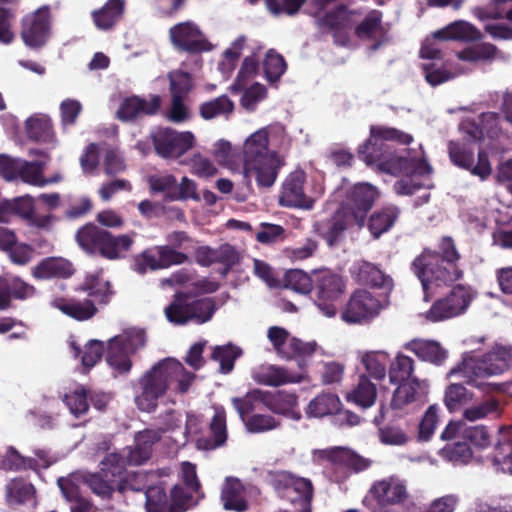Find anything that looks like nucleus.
Instances as JSON below:
<instances>
[{
  "label": "nucleus",
  "mask_w": 512,
  "mask_h": 512,
  "mask_svg": "<svg viewBox=\"0 0 512 512\" xmlns=\"http://www.w3.org/2000/svg\"><path fill=\"white\" fill-rule=\"evenodd\" d=\"M242 422L246 430L253 434L265 433L280 427V421L270 414L254 413Z\"/></svg>",
  "instance_id": "64"
},
{
  "label": "nucleus",
  "mask_w": 512,
  "mask_h": 512,
  "mask_svg": "<svg viewBox=\"0 0 512 512\" xmlns=\"http://www.w3.org/2000/svg\"><path fill=\"white\" fill-rule=\"evenodd\" d=\"M342 292L343 282L339 276L325 272L319 277L315 303L324 316L331 318L336 315L335 302Z\"/></svg>",
  "instance_id": "19"
},
{
  "label": "nucleus",
  "mask_w": 512,
  "mask_h": 512,
  "mask_svg": "<svg viewBox=\"0 0 512 512\" xmlns=\"http://www.w3.org/2000/svg\"><path fill=\"white\" fill-rule=\"evenodd\" d=\"M261 49L262 46L257 43L250 47L251 55L244 58L237 78L231 86L233 92H240L251 85L259 70L258 52Z\"/></svg>",
  "instance_id": "35"
},
{
  "label": "nucleus",
  "mask_w": 512,
  "mask_h": 512,
  "mask_svg": "<svg viewBox=\"0 0 512 512\" xmlns=\"http://www.w3.org/2000/svg\"><path fill=\"white\" fill-rule=\"evenodd\" d=\"M415 361L402 352H397L389 362L388 376L392 384L409 381L413 379Z\"/></svg>",
  "instance_id": "45"
},
{
  "label": "nucleus",
  "mask_w": 512,
  "mask_h": 512,
  "mask_svg": "<svg viewBox=\"0 0 512 512\" xmlns=\"http://www.w3.org/2000/svg\"><path fill=\"white\" fill-rule=\"evenodd\" d=\"M45 166L46 161L29 162L22 160L18 178H20L24 183L43 187L45 186V177L43 175Z\"/></svg>",
  "instance_id": "59"
},
{
  "label": "nucleus",
  "mask_w": 512,
  "mask_h": 512,
  "mask_svg": "<svg viewBox=\"0 0 512 512\" xmlns=\"http://www.w3.org/2000/svg\"><path fill=\"white\" fill-rule=\"evenodd\" d=\"M147 512H173L172 502L168 501L163 488L151 486L144 493Z\"/></svg>",
  "instance_id": "60"
},
{
  "label": "nucleus",
  "mask_w": 512,
  "mask_h": 512,
  "mask_svg": "<svg viewBox=\"0 0 512 512\" xmlns=\"http://www.w3.org/2000/svg\"><path fill=\"white\" fill-rule=\"evenodd\" d=\"M157 154L163 158H178L191 149L195 142L193 133L178 132L171 128H158L152 133Z\"/></svg>",
  "instance_id": "18"
},
{
  "label": "nucleus",
  "mask_w": 512,
  "mask_h": 512,
  "mask_svg": "<svg viewBox=\"0 0 512 512\" xmlns=\"http://www.w3.org/2000/svg\"><path fill=\"white\" fill-rule=\"evenodd\" d=\"M52 304L62 313L80 321L87 320L96 313V307L91 300L79 302L74 300L56 299Z\"/></svg>",
  "instance_id": "48"
},
{
  "label": "nucleus",
  "mask_w": 512,
  "mask_h": 512,
  "mask_svg": "<svg viewBox=\"0 0 512 512\" xmlns=\"http://www.w3.org/2000/svg\"><path fill=\"white\" fill-rule=\"evenodd\" d=\"M343 193L346 194V198L341 202V206L350 213L358 227H363L367 213L377 197L376 188L369 183H358L348 187L344 182L334 195L339 198Z\"/></svg>",
  "instance_id": "13"
},
{
  "label": "nucleus",
  "mask_w": 512,
  "mask_h": 512,
  "mask_svg": "<svg viewBox=\"0 0 512 512\" xmlns=\"http://www.w3.org/2000/svg\"><path fill=\"white\" fill-rule=\"evenodd\" d=\"M51 35V15L48 6L38 8L22 19L21 37L32 49L42 48Z\"/></svg>",
  "instance_id": "17"
},
{
  "label": "nucleus",
  "mask_w": 512,
  "mask_h": 512,
  "mask_svg": "<svg viewBox=\"0 0 512 512\" xmlns=\"http://www.w3.org/2000/svg\"><path fill=\"white\" fill-rule=\"evenodd\" d=\"M440 438L442 440L463 438L465 442L481 449L487 447L490 443V435L484 426H468L462 420L448 423Z\"/></svg>",
  "instance_id": "22"
},
{
  "label": "nucleus",
  "mask_w": 512,
  "mask_h": 512,
  "mask_svg": "<svg viewBox=\"0 0 512 512\" xmlns=\"http://www.w3.org/2000/svg\"><path fill=\"white\" fill-rule=\"evenodd\" d=\"M473 399V393L462 384H450L444 394V403L450 412H456Z\"/></svg>",
  "instance_id": "57"
},
{
  "label": "nucleus",
  "mask_w": 512,
  "mask_h": 512,
  "mask_svg": "<svg viewBox=\"0 0 512 512\" xmlns=\"http://www.w3.org/2000/svg\"><path fill=\"white\" fill-rule=\"evenodd\" d=\"M413 140L410 134L393 127L373 125L370 128L369 139L359 147V156L369 166L381 171H413L425 174L430 170V164L425 158L421 145L396 154L387 141L409 144Z\"/></svg>",
  "instance_id": "1"
},
{
  "label": "nucleus",
  "mask_w": 512,
  "mask_h": 512,
  "mask_svg": "<svg viewBox=\"0 0 512 512\" xmlns=\"http://www.w3.org/2000/svg\"><path fill=\"white\" fill-rule=\"evenodd\" d=\"M124 468V458L118 453H110L101 461L99 473L77 472L65 479L73 481L75 488L86 485L97 497L108 500L115 491V480L112 478L120 476Z\"/></svg>",
  "instance_id": "8"
},
{
  "label": "nucleus",
  "mask_w": 512,
  "mask_h": 512,
  "mask_svg": "<svg viewBox=\"0 0 512 512\" xmlns=\"http://www.w3.org/2000/svg\"><path fill=\"white\" fill-rule=\"evenodd\" d=\"M403 348L415 354L418 359L435 366H441L448 358V350L440 342L416 338L404 343Z\"/></svg>",
  "instance_id": "25"
},
{
  "label": "nucleus",
  "mask_w": 512,
  "mask_h": 512,
  "mask_svg": "<svg viewBox=\"0 0 512 512\" xmlns=\"http://www.w3.org/2000/svg\"><path fill=\"white\" fill-rule=\"evenodd\" d=\"M251 376L259 384L274 387L300 383L306 378L305 372H292L287 368L268 364L254 368Z\"/></svg>",
  "instance_id": "23"
},
{
  "label": "nucleus",
  "mask_w": 512,
  "mask_h": 512,
  "mask_svg": "<svg viewBox=\"0 0 512 512\" xmlns=\"http://www.w3.org/2000/svg\"><path fill=\"white\" fill-rule=\"evenodd\" d=\"M221 502L226 510L243 512L248 508V489L239 479L228 477L222 485Z\"/></svg>",
  "instance_id": "26"
},
{
  "label": "nucleus",
  "mask_w": 512,
  "mask_h": 512,
  "mask_svg": "<svg viewBox=\"0 0 512 512\" xmlns=\"http://www.w3.org/2000/svg\"><path fill=\"white\" fill-rule=\"evenodd\" d=\"M499 123L500 118L498 114L486 112L480 115L478 123L465 121L461 124L460 128L473 141H479L485 135L490 138L495 137L500 130Z\"/></svg>",
  "instance_id": "30"
},
{
  "label": "nucleus",
  "mask_w": 512,
  "mask_h": 512,
  "mask_svg": "<svg viewBox=\"0 0 512 512\" xmlns=\"http://www.w3.org/2000/svg\"><path fill=\"white\" fill-rule=\"evenodd\" d=\"M274 487L281 498L298 506L301 511L310 512L313 487L309 479L281 472L274 478Z\"/></svg>",
  "instance_id": "16"
},
{
  "label": "nucleus",
  "mask_w": 512,
  "mask_h": 512,
  "mask_svg": "<svg viewBox=\"0 0 512 512\" xmlns=\"http://www.w3.org/2000/svg\"><path fill=\"white\" fill-rule=\"evenodd\" d=\"M267 409L273 413L286 416L292 420L299 421L302 417L298 409V397L294 393L285 391H266Z\"/></svg>",
  "instance_id": "28"
},
{
  "label": "nucleus",
  "mask_w": 512,
  "mask_h": 512,
  "mask_svg": "<svg viewBox=\"0 0 512 512\" xmlns=\"http://www.w3.org/2000/svg\"><path fill=\"white\" fill-rule=\"evenodd\" d=\"M370 494L380 504H397L407 497L406 487L397 478H388L376 482L370 489Z\"/></svg>",
  "instance_id": "29"
},
{
  "label": "nucleus",
  "mask_w": 512,
  "mask_h": 512,
  "mask_svg": "<svg viewBox=\"0 0 512 512\" xmlns=\"http://www.w3.org/2000/svg\"><path fill=\"white\" fill-rule=\"evenodd\" d=\"M241 353V349L232 344L216 346L212 352V359L219 363L220 372L227 374L233 370L234 362Z\"/></svg>",
  "instance_id": "58"
},
{
  "label": "nucleus",
  "mask_w": 512,
  "mask_h": 512,
  "mask_svg": "<svg viewBox=\"0 0 512 512\" xmlns=\"http://www.w3.org/2000/svg\"><path fill=\"white\" fill-rule=\"evenodd\" d=\"M399 386L393 394L391 406L395 409H403L408 404L416 401L426 392L428 387L426 381H420L418 378L398 383Z\"/></svg>",
  "instance_id": "34"
},
{
  "label": "nucleus",
  "mask_w": 512,
  "mask_h": 512,
  "mask_svg": "<svg viewBox=\"0 0 512 512\" xmlns=\"http://www.w3.org/2000/svg\"><path fill=\"white\" fill-rule=\"evenodd\" d=\"M70 348L75 357L81 355V363L84 369L89 370L102 358L104 352L103 342L99 340H90L82 351L79 345L74 341H70Z\"/></svg>",
  "instance_id": "50"
},
{
  "label": "nucleus",
  "mask_w": 512,
  "mask_h": 512,
  "mask_svg": "<svg viewBox=\"0 0 512 512\" xmlns=\"http://www.w3.org/2000/svg\"><path fill=\"white\" fill-rule=\"evenodd\" d=\"M123 11V0H108L103 7L93 11V22L99 30H110L120 20Z\"/></svg>",
  "instance_id": "40"
},
{
  "label": "nucleus",
  "mask_w": 512,
  "mask_h": 512,
  "mask_svg": "<svg viewBox=\"0 0 512 512\" xmlns=\"http://www.w3.org/2000/svg\"><path fill=\"white\" fill-rule=\"evenodd\" d=\"M210 153L215 161L232 172L241 173V162L233 152L232 144L226 139H218L212 144Z\"/></svg>",
  "instance_id": "44"
},
{
  "label": "nucleus",
  "mask_w": 512,
  "mask_h": 512,
  "mask_svg": "<svg viewBox=\"0 0 512 512\" xmlns=\"http://www.w3.org/2000/svg\"><path fill=\"white\" fill-rule=\"evenodd\" d=\"M480 38V31L469 22L462 20L455 21L436 31L431 38H426L420 50L426 81L432 86H437L463 73L462 70L456 72L448 70L442 59L439 40L474 41Z\"/></svg>",
  "instance_id": "3"
},
{
  "label": "nucleus",
  "mask_w": 512,
  "mask_h": 512,
  "mask_svg": "<svg viewBox=\"0 0 512 512\" xmlns=\"http://www.w3.org/2000/svg\"><path fill=\"white\" fill-rule=\"evenodd\" d=\"M389 28L382 22V13L378 10L370 11L360 25L356 28V34L363 39H372L377 42L376 49L386 40Z\"/></svg>",
  "instance_id": "32"
},
{
  "label": "nucleus",
  "mask_w": 512,
  "mask_h": 512,
  "mask_svg": "<svg viewBox=\"0 0 512 512\" xmlns=\"http://www.w3.org/2000/svg\"><path fill=\"white\" fill-rule=\"evenodd\" d=\"M358 358L370 377L376 380H383L386 377L390 362V355L387 351H361L358 353Z\"/></svg>",
  "instance_id": "33"
},
{
  "label": "nucleus",
  "mask_w": 512,
  "mask_h": 512,
  "mask_svg": "<svg viewBox=\"0 0 512 512\" xmlns=\"http://www.w3.org/2000/svg\"><path fill=\"white\" fill-rule=\"evenodd\" d=\"M453 441L454 443L447 444L440 450V456L453 465L468 463L472 458V450L469 444L465 442L463 438H458Z\"/></svg>",
  "instance_id": "52"
},
{
  "label": "nucleus",
  "mask_w": 512,
  "mask_h": 512,
  "mask_svg": "<svg viewBox=\"0 0 512 512\" xmlns=\"http://www.w3.org/2000/svg\"><path fill=\"white\" fill-rule=\"evenodd\" d=\"M497 55V49L489 43H480L470 46L458 53V59L470 63L493 60Z\"/></svg>",
  "instance_id": "63"
},
{
  "label": "nucleus",
  "mask_w": 512,
  "mask_h": 512,
  "mask_svg": "<svg viewBox=\"0 0 512 512\" xmlns=\"http://www.w3.org/2000/svg\"><path fill=\"white\" fill-rule=\"evenodd\" d=\"M193 379L194 374L185 371L179 361L173 358L163 359L139 379L141 391L136 395L135 403L141 411L150 413L155 410L158 399L173 382H177L178 390L184 393Z\"/></svg>",
  "instance_id": "4"
},
{
  "label": "nucleus",
  "mask_w": 512,
  "mask_h": 512,
  "mask_svg": "<svg viewBox=\"0 0 512 512\" xmlns=\"http://www.w3.org/2000/svg\"><path fill=\"white\" fill-rule=\"evenodd\" d=\"M37 459L31 457H23L18 451L10 447L3 458L2 465L7 470H22V469H34L47 468L54 461L49 453L45 450H37Z\"/></svg>",
  "instance_id": "27"
},
{
  "label": "nucleus",
  "mask_w": 512,
  "mask_h": 512,
  "mask_svg": "<svg viewBox=\"0 0 512 512\" xmlns=\"http://www.w3.org/2000/svg\"><path fill=\"white\" fill-rule=\"evenodd\" d=\"M376 398V386L366 375L360 376L356 387L346 396L348 402L354 403L362 408L371 407L375 403Z\"/></svg>",
  "instance_id": "46"
},
{
  "label": "nucleus",
  "mask_w": 512,
  "mask_h": 512,
  "mask_svg": "<svg viewBox=\"0 0 512 512\" xmlns=\"http://www.w3.org/2000/svg\"><path fill=\"white\" fill-rule=\"evenodd\" d=\"M342 403L334 393H321L308 404L305 413L309 418H322L333 415L341 410Z\"/></svg>",
  "instance_id": "37"
},
{
  "label": "nucleus",
  "mask_w": 512,
  "mask_h": 512,
  "mask_svg": "<svg viewBox=\"0 0 512 512\" xmlns=\"http://www.w3.org/2000/svg\"><path fill=\"white\" fill-rule=\"evenodd\" d=\"M35 488L23 478H13L6 484V498L10 504H35Z\"/></svg>",
  "instance_id": "42"
},
{
  "label": "nucleus",
  "mask_w": 512,
  "mask_h": 512,
  "mask_svg": "<svg viewBox=\"0 0 512 512\" xmlns=\"http://www.w3.org/2000/svg\"><path fill=\"white\" fill-rule=\"evenodd\" d=\"M135 233L122 234L114 236L105 231L101 255L110 260H116L125 257V254L131 249Z\"/></svg>",
  "instance_id": "39"
},
{
  "label": "nucleus",
  "mask_w": 512,
  "mask_h": 512,
  "mask_svg": "<svg viewBox=\"0 0 512 512\" xmlns=\"http://www.w3.org/2000/svg\"><path fill=\"white\" fill-rule=\"evenodd\" d=\"M62 401L76 418L86 415L89 410L88 395L83 386H77L74 390L65 393Z\"/></svg>",
  "instance_id": "55"
},
{
  "label": "nucleus",
  "mask_w": 512,
  "mask_h": 512,
  "mask_svg": "<svg viewBox=\"0 0 512 512\" xmlns=\"http://www.w3.org/2000/svg\"><path fill=\"white\" fill-rule=\"evenodd\" d=\"M267 338L280 357L291 358L290 344L292 340H296V337H292L283 327L271 326L267 331Z\"/></svg>",
  "instance_id": "56"
},
{
  "label": "nucleus",
  "mask_w": 512,
  "mask_h": 512,
  "mask_svg": "<svg viewBox=\"0 0 512 512\" xmlns=\"http://www.w3.org/2000/svg\"><path fill=\"white\" fill-rule=\"evenodd\" d=\"M169 35L176 49L192 53L188 61L183 62V66L189 68L191 63L195 69H198L202 63L198 53L211 48L199 27L191 21L178 23L170 28Z\"/></svg>",
  "instance_id": "12"
},
{
  "label": "nucleus",
  "mask_w": 512,
  "mask_h": 512,
  "mask_svg": "<svg viewBox=\"0 0 512 512\" xmlns=\"http://www.w3.org/2000/svg\"><path fill=\"white\" fill-rule=\"evenodd\" d=\"M73 272L72 264L63 258H47L33 269L34 277L49 279L52 277L66 278Z\"/></svg>",
  "instance_id": "43"
},
{
  "label": "nucleus",
  "mask_w": 512,
  "mask_h": 512,
  "mask_svg": "<svg viewBox=\"0 0 512 512\" xmlns=\"http://www.w3.org/2000/svg\"><path fill=\"white\" fill-rule=\"evenodd\" d=\"M391 174H402L403 177L397 180L394 184V191L398 195H412L416 190L424 187H431L430 175L432 167L430 166L429 172L425 174H418L413 171H386Z\"/></svg>",
  "instance_id": "36"
},
{
  "label": "nucleus",
  "mask_w": 512,
  "mask_h": 512,
  "mask_svg": "<svg viewBox=\"0 0 512 512\" xmlns=\"http://www.w3.org/2000/svg\"><path fill=\"white\" fill-rule=\"evenodd\" d=\"M439 249L442 260L436 253L424 251L413 263L415 274L422 284L425 301H428L434 288L456 281L463 274L462 270L454 264L460 255L453 240L450 237H444Z\"/></svg>",
  "instance_id": "5"
},
{
  "label": "nucleus",
  "mask_w": 512,
  "mask_h": 512,
  "mask_svg": "<svg viewBox=\"0 0 512 512\" xmlns=\"http://www.w3.org/2000/svg\"><path fill=\"white\" fill-rule=\"evenodd\" d=\"M271 135L285 137V128L281 125L259 128L245 138L241 147V173L248 182L255 179L264 188L274 185L285 165L284 157L270 148Z\"/></svg>",
  "instance_id": "2"
},
{
  "label": "nucleus",
  "mask_w": 512,
  "mask_h": 512,
  "mask_svg": "<svg viewBox=\"0 0 512 512\" xmlns=\"http://www.w3.org/2000/svg\"><path fill=\"white\" fill-rule=\"evenodd\" d=\"M262 67L265 78L270 83L278 81L287 69L283 56L273 49L266 52Z\"/></svg>",
  "instance_id": "62"
},
{
  "label": "nucleus",
  "mask_w": 512,
  "mask_h": 512,
  "mask_svg": "<svg viewBox=\"0 0 512 512\" xmlns=\"http://www.w3.org/2000/svg\"><path fill=\"white\" fill-rule=\"evenodd\" d=\"M512 365V346H496L481 356L476 351L465 352L459 365L452 368L447 376H460L467 383L480 387L477 379L501 374Z\"/></svg>",
  "instance_id": "6"
},
{
  "label": "nucleus",
  "mask_w": 512,
  "mask_h": 512,
  "mask_svg": "<svg viewBox=\"0 0 512 512\" xmlns=\"http://www.w3.org/2000/svg\"><path fill=\"white\" fill-rule=\"evenodd\" d=\"M352 272L361 284L379 290L378 295L388 299L393 290V280L380 268L367 261H358L354 263Z\"/></svg>",
  "instance_id": "20"
},
{
  "label": "nucleus",
  "mask_w": 512,
  "mask_h": 512,
  "mask_svg": "<svg viewBox=\"0 0 512 512\" xmlns=\"http://www.w3.org/2000/svg\"><path fill=\"white\" fill-rule=\"evenodd\" d=\"M231 402L240 419L243 421L257 410H260L261 407L267 408L266 391L253 389L247 392L243 397L232 398Z\"/></svg>",
  "instance_id": "38"
},
{
  "label": "nucleus",
  "mask_w": 512,
  "mask_h": 512,
  "mask_svg": "<svg viewBox=\"0 0 512 512\" xmlns=\"http://www.w3.org/2000/svg\"><path fill=\"white\" fill-rule=\"evenodd\" d=\"M215 310L212 298L193 299L186 295H176L164 311L170 323L184 325L189 321L205 323L212 318Z\"/></svg>",
  "instance_id": "11"
},
{
  "label": "nucleus",
  "mask_w": 512,
  "mask_h": 512,
  "mask_svg": "<svg viewBox=\"0 0 512 512\" xmlns=\"http://www.w3.org/2000/svg\"><path fill=\"white\" fill-rule=\"evenodd\" d=\"M494 466L512 475V430L502 429L492 458Z\"/></svg>",
  "instance_id": "41"
},
{
  "label": "nucleus",
  "mask_w": 512,
  "mask_h": 512,
  "mask_svg": "<svg viewBox=\"0 0 512 512\" xmlns=\"http://www.w3.org/2000/svg\"><path fill=\"white\" fill-rule=\"evenodd\" d=\"M104 236L105 230L94 224H88L78 230L76 240L85 252L89 254L99 252L101 254Z\"/></svg>",
  "instance_id": "47"
},
{
  "label": "nucleus",
  "mask_w": 512,
  "mask_h": 512,
  "mask_svg": "<svg viewBox=\"0 0 512 512\" xmlns=\"http://www.w3.org/2000/svg\"><path fill=\"white\" fill-rule=\"evenodd\" d=\"M210 424L211 438H199L196 447L200 450H213L223 446L227 440L226 415L222 407H215Z\"/></svg>",
  "instance_id": "31"
},
{
  "label": "nucleus",
  "mask_w": 512,
  "mask_h": 512,
  "mask_svg": "<svg viewBox=\"0 0 512 512\" xmlns=\"http://www.w3.org/2000/svg\"><path fill=\"white\" fill-rule=\"evenodd\" d=\"M145 342V333L138 328L126 329L108 341L106 361L116 375L130 371V356L142 348Z\"/></svg>",
  "instance_id": "9"
},
{
  "label": "nucleus",
  "mask_w": 512,
  "mask_h": 512,
  "mask_svg": "<svg viewBox=\"0 0 512 512\" xmlns=\"http://www.w3.org/2000/svg\"><path fill=\"white\" fill-rule=\"evenodd\" d=\"M234 110L233 102L227 96H220L200 106V115L205 120L217 117L228 118Z\"/></svg>",
  "instance_id": "53"
},
{
  "label": "nucleus",
  "mask_w": 512,
  "mask_h": 512,
  "mask_svg": "<svg viewBox=\"0 0 512 512\" xmlns=\"http://www.w3.org/2000/svg\"><path fill=\"white\" fill-rule=\"evenodd\" d=\"M160 102L161 99L157 95H150L148 98L128 97L121 102L117 117L122 121H131L155 114L160 108Z\"/></svg>",
  "instance_id": "24"
},
{
  "label": "nucleus",
  "mask_w": 512,
  "mask_h": 512,
  "mask_svg": "<svg viewBox=\"0 0 512 512\" xmlns=\"http://www.w3.org/2000/svg\"><path fill=\"white\" fill-rule=\"evenodd\" d=\"M305 183L306 174L303 170L296 169L289 173L281 185L279 205L286 208L313 209L325 188L321 178L313 179L306 187Z\"/></svg>",
  "instance_id": "7"
},
{
  "label": "nucleus",
  "mask_w": 512,
  "mask_h": 512,
  "mask_svg": "<svg viewBox=\"0 0 512 512\" xmlns=\"http://www.w3.org/2000/svg\"><path fill=\"white\" fill-rule=\"evenodd\" d=\"M352 223L355 224L353 217L340 205L330 219L315 223L314 228L329 247H334L344 239L345 231Z\"/></svg>",
  "instance_id": "21"
},
{
  "label": "nucleus",
  "mask_w": 512,
  "mask_h": 512,
  "mask_svg": "<svg viewBox=\"0 0 512 512\" xmlns=\"http://www.w3.org/2000/svg\"><path fill=\"white\" fill-rule=\"evenodd\" d=\"M357 18L358 13L355 10L340 5L328 12L322 18V23L333 30H342L352 25Z\"/></svg>",
  "instance_id": "54"
},
{
  "label": "nucleus",
  "mask_w": 512,
  "mask_h": 512,
  "mask_svg": "<svg viewBox=\"0 0 512 512\" xmlns=\"http://www.w3.org/2000/svg\"><path fill=\"white\" fill-rule=\"evenodd\" d=\"M387 305V298L380 295L373 296L371 292L360 289L350 297L341 314V319L348 324L368 322L377 317Z\"/></svg>",
  "instance_id": "14"
},
{
  "label": "nucleus",
  "mask_w": 512,
  "mask_h": 512,
  "mask_svg": "<svg viewBox=\"0 0 512 512\" xmlns=\"http://www.w3.org/2000/svg\"><path fill=\"white\" fill-rule=\"evenodd\" d=\"M468 134L465 141H450L448 153L451 162L462 169L468 170L472 175L481 180L487 179L492 173V166L488 154L476 146Z\"/></svg>",
  "instance_id": "10"
},
{
  "label": "nucleus",
  "mask_w": 512,
  "mask_h": 512,
  "mask_svg": "<svg viewBox=\"0 0 512 512\" xmlns=\"http://www.w3.org/2000/svg\"><path fill=\"white\" fill-rule=\"evenodd\" d=\"M473 299L470 287L456 285L446 297L437 300L425 313L426 320L430 322L444 321L464 313Z\"/></svg>",
  "instance_id": "15"
},
{
  "label": "nucleus",
  "mask_w": 512,
  "mask_h": 512,
  "mask_svg": "<svg viewBox=\"0 0 512 512\" xmlns=\"http://www.w3.org/2000/svg\"><path fill=\"white\" fill-rule=\"evenodd\" d=\"M58 486L63 496L75 505L71 507V512H93L92 504L80 496L79 488L73 487V481L65 478L58 479Z\"/></svg>",
  "instance_id": "61"
},
{
  "label": "nucleus",
  "mask_w": 512,
  "mask_h": 512,
  "mask_svg": "<svg viewBox=\"0 0 512 512\" xmlns=\"http://www.w3.org/2000/svg\"><path fill=\"white\" fill-rule=\"evenodd\" d=\"M398 214L399 211L394 206L386 207L381 211L373 213L368 223L372 236L377 239L383 233L389 231L398 218Z\"/></svg>",
  "instance_id": "49"
},
{
  "label": "nucleus",
  "mask_w": 512,
  "mask_h": 512,
  "mask_svg": "<svg viewBox=\"0 0 512 512\" xmlns=\"http://www.w3.org/2000/svg\"><path fill=\"white\" fill-rule=\"evenodd\" d=\"M201 497L200 490L176 484L171 490L173 512H181L192 508Z\"/></svg>",
  "instance_id": "51"
}]
</instances>
